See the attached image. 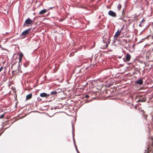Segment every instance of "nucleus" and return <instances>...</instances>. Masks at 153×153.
Listing matches in <instances>:
<instances>
[{"mask_svg":"<svg viewBox=\"0 0 153 153\" xmlns=\"http://www.w3.org/2000/svg\"><path fill=\"white\" fill-rule=\"evenodd\" d=\"M37 99L38 101H41V99L40 97H38Z\"/></svg>","mask_w":153,"mask_h":153,"instance_id":"nucleus-21","label":"nucleus"},{"mask_svg":"<svg viewBox=\"0 0 153 153\" xmlns=\"http://www.w3.org/2000/svg\"><path fill=\"white\" fill-rule=\"evenodd\" d=\"M121 32V30H118L117 31L116 33L114 36V41L117 40V37L120 36Z\"/></svg>","mask_w":153,"mask_h":153,"instance_id":"nucleus-4","label":"nucleus"},{"mask_svg":"<svg viewBox=\"0 0 153 153\" xmlns=\"http://www.w3.org/2000/svg\"><path fill=\"white\" fill-rule=\"evenodd\" d=\"M47 11V10L46 9L43 10L41 11H40L39 12V14L40 15H42L45 13Z\"/></svg>","mask_w":153,"mask_h":153,"instance_id":"nucleus-12","label":"nucleus"},{"mask_svg":"<svg viewBox=\"0 0 153 153\" xmlns=\"http://www.w3.org/2000/svg\"><path fill=\"white\" fill-rule=\"evenodd\" d=\"M23 55L22 54H20L19 55V61H21L22 60V57H23Z\"/></svg>","mask_w":153,"mask_h":153,"instance_id":"nucleus-16","label":"nucleus"},{"mask_svg":"<svg viewBox=\"0 0 153 153\" xmlns=\"http://www.w3.org/2000/svg\"><path fill=\"white\" fill-rule=\"evenodd\" d=\"M144 118L145 119H146L147 117V115L144 114Z\"/></svg>","mask_w":153,"mask_h":153,"instance_id":"nucleus-18","label":"nucleus"},{"mask_svg":"<svg viewBox=\"0 0 153 153\" xmlns=\"http://www.w3.org/2000/svg\"><path fill=\"white\" fill-rule=\"evenodd\" d=\"M34 22V21L31 20L29 18H28L26 19L24 23V24L23 27H25V26H28L29 25L33 24Z\"/></svg>","mask_w":153,"mask_h":153,"instance_id":"nucleus-2","label":"nucleus"},{"mask_svg":"<svg viewBox=\"0 0 153 153\" xmlns=\"http://www.w3.org/2000/svg\"><path fill=\"white\" fill-rule=\"evenodd\" d=\"M9 72H10V70H9V71H8V73H9Z\"/></svg>","mask_w":153,"mask_h":153,"instance_id":"nucleus-29","label":"nucleus"},{"mask_svg":"<svg viewBox=\"0 0 153 153\" xmlns=\"http://www.w3.org/2000/svg\"><path fill=\"white\" fill-rule=\"evenodd\" d=\"M107 42H108V43H110V41H108H108H107Z\"/></svg>","mask_w":153,"mask_h":153,"instance_id":"nucleus-26","label":"nucleus"},{"mask_svg":"<svg viewBox=\"0 0 153 153\" xmlns=\"http://www.w3.org/2000/svg\"><path fill=\"white\" fill-rule=\"evenodd\" d=\"M103 41H104V42H106V41L104 40V37H103Z\"/></svg>","mask_w":153,"mask_h":153,"instance_id":"nucleus-25","label":"nucleus"},{"mask_svg":"<svg viewBox=\"0 0 153 153\" xmlns=\"http://www.w3.org/2000/svg\"><path fill=\"white\" fill-rule=\"evenodd\" d=\"M32 95L31 94L27 95L26 97V100H28L30 99L32 97Z\"/></svg>","mask_w":153,"mask_h":153,"instance_id":"nucleus-13","label":"nucleus"},{"mask_svg":"<svg viewBox=\"0 0 153 153\" xmlns=\"http://www.w3.org/2000/svg\"><path fill=\"white\" fill-rule=\"evenodd\" d=\"M76 151H77L78 153H80L79 152V151H78V149L77 148H76Z\"/></svg>","mask_w":153,"mask_h":153,"instance_id":"nucleus-23","label":"nucleus"},{"mask_svg":"<svg viewBox=\"0 0 153 153\" xmlns=\"http://www.w3.org/2000/svg\"><path fill=\"white\" fill-rule=\"evenodd\" d=\"M18 58H15L14 60L13 59L12 62H11L12 64L11 66V69H13L12 71V74L13 75L11 76V78L14 79L15 77H13V75L16 73V71L18 69V67L17 65H16V64L18 60Z\"/></svg>","mask_w":153,"mask_h":153,"instance_id":"nucleus-1","label":"nucleus"},{"mask_svg":"<svg viewBox=\"0 0 153 153\" xmlns=\"http://www.w3.org/2000/svg\"><path fill=\"white\" fill-rule=\"evenodd\" d=\"M7 14H8V12H7Z\"/></svg>","mask_w":153,"mask_h":153,"instance_id":"nucleus-30","label":"nucleus"},{"mask_svg":"<svg viewBox=\"0 0 153 153\" xmlns=\"http://www.w3.org/2000/svg\"><path fill=\"white\" fill-rule=\"evenodd\" d=\"M143 83V81L142 79H140L135 81V83L137 84L140 85H142Z\"/></svg>","mask_w":153,"mask_h":153,"instance_id":"nucleus-6","label":"nucleus"},{"mask_svg":"<svg viewBox=\"0 0 153 153\" xmlns=\"http://www.w3.org/2000/svg\"><path fill=\"white\" fill-rule=\"evenodd\" d=\"M108 15L113 17H116L117 16L116 13L112 10H110L108 12Z\"/></svg>","mask_w":153,"mask_h":153,"instance_id":"nucleus-5","label":"nucleus"},{"mask_svg":"<svg viewBox=\"0 0 153 153\" xmlns=\"http://www.w3.org/2000/svg\"><path fill=\"white\" fill-rule=\"evenodd\" d=\"M11 89L13 91V93L14 94V97H17V94L16 93V89L15 88L12 87L11 88Z\"/></svg>","mask_w":153,"mask_h":153,"instance_id":"nucleus-9","label":"nucleus"},{"mask_svg":"<svg viewBox=\"0 0 153 153\" xmlns=\"http://www.w3.org/2000/svg\"><path fill=\"white\" fill-rule=\"evenodd\" d=\"M59 90L56 89L54 91H53L51 92L50 95H55L57 94L58 93L60 92V91H57Z\"/></svg>","mask_w":153,"mask_h":153,"instance_id":"nucleus-11","label":"nucleus"},{"mask_svg":"<svg viewBox=\"0 0 153 153\" xmlns=\"http://www.w3.org/2000/svg\"><path fill=\"white\" fill-rule=\"evenodd\" d=\"M123 27H122V28H121V29L120 30H121H121H122L123 29Z\"/></svg>","mask_w":153,"mask_h":153,"instance_id":"nucleus-27","label":"nucleus"},{"mask_svg":"<svg viewBox=\"0 0 153 153\" xmlns=\"http://www.w3.org/2000/svg\"><path fill=\"white\" fill-rule=\"evenodd\" d=\"M85 98H88V97H89V96L88 95H85Z\"/></svg>","mask_w":153,"mask_h":153,"instance_id":"nucleus-19","label":"nucleus"},{"mask_svg":"<svg viewBox=\"0 0 153 153\" xmlns=\"http://www.w3.org/2000/svg\"><path fill=\"white\" fill-rule=\"evenodd\" d=\"M108 44H107L105 45V48H107L108 47Z\"/></svg>","mask_w":153,"mask_h":153,"instance_id":"nucleus-24","label":"nucleus"},{"mask_svg":"<svg viewBox=\"0 0 153 153\" xmlns=\"http://www.w3.org/2000/svg\"><path fill=\"white\" fill-rule=\"evenodd\" d=\"M146 100V99L145 97H143L141 96L140 97L139 99L138 100V101L139 102H144Z\"/></svg>","mask_w":153,"mask_h":153,"instance_id":"nucleus-8","label":"nucleus"},{"mask_svg":"<svg viewBox=\"0 0 153 153\" xmlns=\"http://www.w3.org/2000/svg\"><path fill=\"white\" fill-rule=\"evenodd\" d=\"M8 86H10V84H8Z\"/></svg>","mask_w":153,"mask_h":153,"instance_id":"nucleus-28","label":"nucleus"},{"mask_svg":"<svg viewBox=\"0 0 153 153\" xmlns=\"http://www.w3.org/2000/svg\"><path fill=\"white\" fill-rule=\"evenodd\" d=\"M131 58V56L130 54L128 53H127L126 57V59L127 62H128L130 60Z\"/></svg>","mask_w":153,"mask_h":153,"instance_id":"nucleus-10","label":"nucleus"},{"mask_svg":"<svg viewBox=\"0 0 153 153\" xmlns=\"http://www.w3.org/2000/svg\"><path fill=\"white\" fill-rule=\"evenodd\" d=\"M40 96L41 97H46L47 98L48 97L50 96V95L49 94H47L45 93H42L40 94Z\"/></svg>","mask_w":153,"mask_h":153,"instance_id":"nucleus-7","label":"nucleus"},{"mask_svg":"<svg viewBox=\"0 0 153 153\" xmlns=\"http://www.w3.org/2000/svg\"><path fill=\"white\" fill-rule=\"evenodd\" d=\"M3 69V67L1 66L0 68V72H1Z\"/></svg>","mask_w":153,"mask_h":153,"instance_id":"nucleus-20","label":"nucleus"},{"mask_svg":"<svg viewBox=\"0 0 153 153\" xmlns=\"http://www.w3.org/2000/svg\"><path fill=\"white\" fill-rule=\"evenodd\" d=\"M31 30V28H29L23 32L21 34L20 36L22 38H25L28 35L30 31Z\"/></svg>","mask_w":153,"mask_h":153,"instance_id":"nucleus-3","label":"nucleus"},{"mask_svg":"<svg viewBox=\"0 0 153 153\" xmlns=\"http://www.w3.org/2000/svg\"><path fill=\"white\" fill-rule=\"evenodd\" d=\"M122 16H121V18H119V19H123L124 17V10H123V11H122Z\"/></svg>","mask_w":153,"mask_h":153,"instance_id":"nucleus-14","label":"nucleus"},{"mask_svg":"<svg viewBox=\"0 0 153 153\" xmlns=\"http://www.w3.org/2000/svg\"><path fill=\"white\" fill-rule=\"evenodd\" d=\"M57 89L59 90H58L57 91H60V92L61 91V90L59 89Z\"/></svg>","mask_w":153,"mask_h":153,"instance_id":"nucleus-22","label":"nucleus"},{"mask_svg":"<svg viewBox=\"0 0 153 153\" xmlns=\"http://www.w3.org/2000/svg\"><path fill=\"white\" fill-rule=\"evenodd\" d=\"M4 114H2L0 116V119H2L4 118Z\"/></svg>","mask_w":153,"mask_h":153,"instance_id":"nucleus-17","label":"nucleus"},{"mask_svg":"<svg viewBox=\"0 0 153 153\" xmlns=\"http://www.w3.org/2000/svg\"><path fill=\"white\" fill-rule=\"evenodd\" d=\"M121 5L120 4H118L117 6V9L119 11L121 9Z\"/></svg>","mask_w":153,"mask_h":153,"instance_id":"nucleus-15","label":"nucleus"},{"mask_svg":"<svg viewBox=\"0 0 153 153\" xmlns=\"http://www.w3.org/2000/svg\"><path fill=\"white\" fill-rule=\"evenodd\" d=\"M152 51H153V49H152Z\"/></svg>","mask_w":153,"mask_h":153,"instance_id":"nucleus-31","label":"nucleus"}]
</instances>
